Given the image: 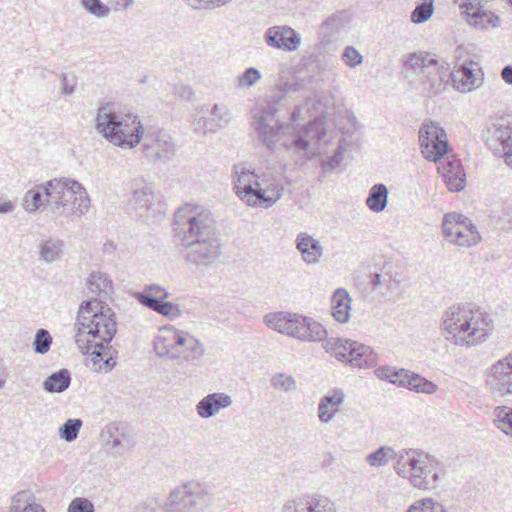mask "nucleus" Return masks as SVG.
<instances>
[{
	"instance_id": "1",
	"label": "nucleus",
	"mask_w": 512,
	"mask_h": 512,
	"mask_svg": "<svg viewBox=\"0 0 512 512\" xmlns=\"http://www.w3.org/2000/svg\"><path fill=\"white\" fill-rule=\"evenodd\" d=\"M87 287L93 295L83 301L78 310L75 342L83 354H89L95 363L104 362L108 369L116 364L115 351L110 343L117 332L116 314L106 303L114 293L112 280L101 271H93L87 278Z\"/></svg>"
},
{
	"instance_id": "2",
	"label": "nucleus",
	"mask_w": 512,
	"mask_h": 512,
	"mask_svg": "<svg viewBox=\"0 0 512 512\" xmlns=\"http://www.w3.org/2000/svg\"><path fill=\"white\" fill-rule=\"evenodd\" d=\"M96 131L115 146L132 149L141 144L144 155L153 162L166 163L176 153L172 137L163 129H144L139 117L118 110L106 102L97 109Z\"/></svg>"
},
{
	"instance_id": "3",
	"label": "nucleus",
	"mask_w": 512,
	"mask_h": 512,
	"mask_svg": "<svg viewBox=\"0 0 512 512\" xmlns=\"http://www.w3.org/2000/svg\"><path fill=\"white\" fill-rule=\"evenodd\" d=\"M440 331L448 342L471 348L488 340L493 331V321L479 307L468 303L455 304L442 313Z\"/></svg>"
},
{
	"instance_id": "4",
	"label": "nucleus",
	"mask_w": 512,
	"mask_h": 512,
	"mask_svg": "<svg viewBox=\"0 0 512 512\" xmlns=\"http://www.w3.org/2000/svg\"><path fill=\"white\" fill-rule=\"evenodd\" d=\"M393 469L399 477L407 479L411 486L424 491L437 489L446 475L444 466L433 456L412 448L400 456Z\"/></svg>"
},
{
	"instance_id": "5",
	"label": "nucleus",
	"mask_w": 512,
	"mask_h": 512,
	"mask_svg": "<svg viewBox=\"0 0 512 512\" xmlns=\"http://www.w3.org/2000/svg\"><path fill=\"white\" fill-rule=\"evenodd\" d=\"M153 348L159 357L188 363L200 361L205 353L204 345L200 340L173 326H164L159 329L154 338Z\"/></svg>"
},
{
	"instance_id": "6",
	"label": "nucleus",
	"mask_w": 512,
	"mask_h": 512,
	"mask_svg": "<svg viewBox=\"0 0 512 512\" xmlns=\"http://www.w3.org/2000/svg\"><path fill=\"white\" fill-rule=\"evenodd\" d=\"M46 202L50 209L61 216H80L88 211L90 198L86 189L70 178L48 181Z\"/></svg>"
},
{
	"instance_id": "7",
	"label": "nucleus",
	"mask_w": 512,
	"mask_h": 512,
	"mask_svg": "<svg viewBox=\"0 0 512 512\" xmlns=\"http://www.w3.org/2000/svg\"><path fill=\"white\" fill-rule=\"evenodd\" d=\"M267 327L303 342H318L328 336L326 328L316 320L297 313L278 312L264 317Z\"/></svg>"
},
{
	"instance_id": "8",
	"label": "nucleus",
	"mask_w": 512,
	"mask_h": 512,
	"mask_svg": "<svg viewBox=\"0 0 512 512\" xmlns=\"http://www.w3.org/2000/svg\"><path fill=\"white\" fill-rule=\"evenodd\" d=\"M175 224L183 243L219 236L212 213L200 205L186 204L179 208L175 213Z\"/></svg>"
},
{
	"instance_id": "9",
	"label": "nucleus",
	"mask_w": 512,
	"mask_h": 512,
	"mask_svg": "<svg viewBox=\"0 0 512 512\" xmlns=\"http://www.w3.org/2000/svg\"><path fill=\"white\" fill-rule=\"evenodd\" d=\"M444 237L460 247L477 245L481 236L473 222L459 213H447L442 221Z\"/></svg>"
},
{
	"instance_id": "10",
	"label": "nucleus",
	"mask_w": 512,
	"mask_h": 512,
	"mask_svg": "<svg viewBox=\"0 0 512 512\" xmlns=\"http://www.w3.org/2000/svg\"><path fill=\"white\" fill-rule=\"evenodd\" d=\"M485 383L494 399L512 398V352L490 366Z\"/></svg>"
},
{
	"instance_id": "11",
	"label": "nucleus",
	"mask_w": 512,
	"mask_h": 512,
	"mask_svg": "<svg viewBox=\"0 0 512 512\" xmlns=\"http://www.w3.org/2000/svg\"><path fill=\"white\" fill-rule=\"evenodd\" d=\"M286 94V91L281 87L272 92L269 96L267 108H263L261 115L258 116V137L262 136L263 143L268 149H273L274 145L279 141L280 130L282 125L279 120L275 118L277 109L274 104L281 101Z\"/></svg>"
},
{
	"instance_id": "12",
	"label": "nucleus",
	"mask_w": 512,
	"mask_h": 512,
	"mask_svg": "<svg viewBox=\"0 0 512 512\" xmlns=\"http://www.w3.org/2000/svg\"><path fill=\"white\" fill-rule=\"evenodd\" d=\"M421 152L425 159L438 162L448 152L445 130L435 122L424 123L419 130Z\"/></svg>"
},
{
	"instance_id": "13",
	"label": "nucleus",
	"mask_w": 512,
	"mask_h": 512,
	"mask_svg": "<svg viewBox=\"0 0 512 512\" xmlns=\"http://www.w3.org/2000/svg\"><path fill=\"white\" fill-rule=\"evenodd\" d=\"M231 120L232 113L228 106L216 103L210 111L206 107L197 109L192 125L196 133L205 135L228 126Z\"/></svg>"
},
{
	"instance_id": "14",
	"label": "nucleus",
	"mask_w": 512,
	"mask_h": 512,
	"mask_svg": "<svg viewBox=\"0 0 512 512\" xmlns=\"http://www.w3.org/2000/svg\"><path fill=\"white\" fill-rule=\"evenodd\" d=\"M183 245L187 248L185 260L200 268L214 264L222 254L219 236L208 237L193 243H183Z\"/></svg>"
},
{
	"instance_id": "15",
	"label": "nucleus",
	"mask_w": 512,
	"mask_h": 512,
	"mask_svg": "<svg viewBox=\"0 0 512 512\" xmlns=\"http://www.w3.org/2000/svg\"><path fill=\"white\" fill-rule=\"evenodd\" d=\"M460 8L463 9V13L466 15L467 23L476 29L496 28L501 23L498 15L483 8V0L464 1Z\"/></svg>"
},
{
	"instance_id": "16",
	"label": "nucleus",
	"mask_w": 512,
	"mask_h": 512,
	"mask_svg": "<svg viewBox=\"0 0 512 512\" xmlns=\"http://www.w3.org/2000/svg\"><path fill=\"white\" fill-rule=\"evenodd\" d=\"M236 175L234 189L236 195L248 206L256 205V188L253 179L256 177L255 169L247 168L244 164L234 166Z\"/></svg>"
},
{
	"instance_id": "17",
	"label": "nucleus",
	"mask_w": 512,
	"mask_h": 512,
	"mask_svg": "<svg viewBox=\"0 0 512 512\" xmlns=\"http://www.w3.org/2000/svg\"><path fill=\"white\" fill-rule=\"evenodd\" d=\"M266 42L271 47L292 52L300 46L301 36L289 26H275L266 32Z\"/></svg>"
},
{
	"instance_id": "18",
	"label": "nucleus",
	"mask_w": 512,
	"mask_h": 512,
	"mask_svg": "<svg viewBox=\"0 0 512 512\" xmlns=\"http://www.w3.org/2000/svg\"><path fill=\"white\" fill-rule=\"evenodd\" d=\"M450 79V65L446 61H439L429 73L418 77L423 89L429 95H437L445 90Z\"/></svg>"
},
{
	"instance_id": "19",
	"label": "nucleus",
	"mask_w": 512,
	"mask_h": 512,
	"mask_svg": "<svg viewBox=\"0 0 512 512\" xmlns=\"http://www.w3.org/2000/svg\"><path fill=\"white\" fill-rule=\"evenodd\" d=\"M474 66H477V63L469 61L462 64L457 70L450 72V79L458 91L470 92L481 85V72Z\"/></svg>"
},
{
	"instance_id": "20",
	"label": "nucleus",
	"mask_w": 512,
	"mask_h": 512,
	"mask_svg": "<svg viewBox=\"0 0 512 512\" xmlns=\"http://www.w3.org/2000/svg\"><path fill=\"white\" fill-rule=\"evenodd\" d=\"M324 134L325 132L321 123L315 119L314 121H309L306 127H302L296 131L291 136V139L283 142V145L297 152L306 151L312 140L319 141L323 138Z\"/></svg>"
},
{
	"instance_id": "21",
	"label": "nucleus",
	"mask_w": 512,
	"mask_h": 512,
	"mask_svg": "<svg viewBox=\"0 0 512 512\" xmlns=\"http://www.w3.org/2000/svg\"><path fill=\"white\" fill-rule=\"evenodd\" d=\"M486 141L496 155H504L505 150L512 148V126L493 123L486 130Z\"/></svg>"
},
{
	"instance_id": "22",
	"label": "nucleus",
	"mask_w": 512,
	"mask_h": 512,
	"mask_svg": "<svg viewBox=\"0 0 512 512\" xmlns=\"http://www.w3.org/2000/svg\"><path fill=\"white\" fill-rule=\"evenodd\" d=\"M296 248L306 264H316L323 256L324 249L320 242L312 235L301 232L295 240Z\"/></svg>"
},
{
	"instance_id": "23",
	"label": "nucleus",
	"mask_w": 512,
	"mask_h": 512,
	"mask_svg": "<svg viewBox=\"0 0 512 512\" xmlns=\"http://www.w3.org/2000/svg\"><path fill=\"white\" fill-rule=\"evenodd\" d=\"M101 437L105 445L113 451V454L119 456L124 454V442L128 438V432L125 427L117 422H111L102 429Z\"/></svg>"
},
{
	"instance_id": "24",
	"label": "nucleus",
	"mask_w": 512,
	"mask_h": 512,
	"mask_svg": "<svg viewBox=\"0 0 512 512\" xmlns=\"http://www.w3.org/2000/svg\"><path fill=\"white\" fill-rule=\"evenodd\" d=\"M232 404V399L225 393H211L196 405L197 414L204 419L213 417L221 409Z\"/></svg>"
},
{
	"instance_id": "25",
	"label": "nucleus",
	"mask_w": 512,
	"mask_h": 512,
	"mask_svg": "<svg viewBox=\"0 0 512 512\" xmlns=\"http://www.w3.org/2000/svg\"><path fill=\"white\" fill-rule=\"evenodd\" d=\"M283 512H335L334 504L327 498H300L285 505Z\"/></svg>"
},
{
	"instance_id": "26",
	"label": "nucleus",
	"mask_w": 512,
	"mask_h": 512,
	"mask_svg": "<svg viewBox=\"0 0 512 512\" xmlns=\"http://www.w3.org/2000/svg\"><path fill=\"white\" fill-rule=\"evenodd\" d=\"M186 488L189 504L192 505L194 512H200L212 505L214 496L207 486L198 482H190L183 485Z\"/></svg>"
},
{
	"instance_id": "27",
	"label": "nucleus",
	"mask_w": 512,
	"mask_h": 512,
	"mask_svg": "<svg viewBox=\"0 0 512 512\" xmlns=\"http://www.w3.org/2000/svg\"><path fill=\"white\" fill-rule=\"evenodd\" d=\"M345 394L341 389H333L323 396L318 406V417L322 423H329L343 404Z\"/></svg>"
},
{
	"instance_id": "28",
	"label": "nucleus",
	"mask_w": 512,
	"mask_h": 512,
	"mask_svg": "<svg viewBox=\"0 0 512 512\" xmlns=\"http://www.w3.org/2000/svg\"><path fill=\"white\" fill-rule=\"evenodd\" d=\"M352 299L344 288L334 291L331 298V314L335 321L344 324L350 319Z\"/></svg>"
},
{
	"instance_id": "29",
	"label": "nucleus",
	"mask_w": 512,
	"mask_h": 512,
	"mask_svg": "<svg viewBox=\"0 0 512 512\" xmlns=\"http://www.w3.org/2000/svg\"><path fill=\"white\" fill-rule=\"evenodd\" d=\"M438 62L439 60L429 52L418 51L408 54L404 64L407 68L412 69L414 74L419 77L424 73H429V71L433 70L434 65Z\"/></svg>"
},
{
	"instance_id": "30",
	"label": "nucleus",
	"mask_w": 512,
	"mask_h": 512,
	"mask_svg": "<svg viewBox=\"0 0 512 512\" xmlns=\"http://www.w3.org/2000/svg\"><path fill=\"white\" fill-rule=\"evenodd\" d=\"M283 191V185L275 179L258 182V206L271 207L281 198Z\"/></svg>"
},
{
	"instance_id": "31",
	"label": "nucleus",
	"mask_w": 512,
	"mask_h": 512,
	"mask_svg": "<svg viewBox=\"0 0 512 512\" xmlns=\"http://www.w3.org/2000/svg\"><path fill=\"white\" fill-rule=\"evenodd\" d=\"M155 195L150 187L143 186L135 189L132 198L135 213L143 220H148L154 204Z\"/></svg>"
},
{
	"instance_id": "32",
	"label": "nucleus",
	"mask_w": 512,
	"mask_h": 512,
	"mask_svg": "<svg viewBox=\"0 0 512 512\" xmlns=\"http://www.w3.org/2000/svg\"><path fill=\"white\" fill-rule=\"evenodd\" d=\"M408 449H400L396 451L391 446H381L377 450L367 454L365 457L366 463L370 467H382L395 460L398 462L401 455H404Z\"/></svg>"
},
{
	"instance_id": "33",
	"label": "nucleus",
	"mask_w": 512,
	"mask_h": 512,
	"mask_svg": "<svg viewBox=\"0 0 512 512\" xmlns=\"http://www.w3.org/2000/svg\"><path fill=\"white\" fill-rule=\"evenodd\" d=\"M188 499L186 488L180 486L173 489L164 502L165 512H194Z\"/></svg>"
},
{
	"instance_id": "34",
	"label": "nucleus",
	"mask_w": 512,
	"mask_h": 512,
	"mask_svg": "<svg viewBox=\"0 0 512 512\" xmlns=\"http://www.w3.org/2000/svg\"><path fill=\"white\" fill-rule=\"evenodd\" d=\"M373 361V350L362 343L352 341L347 363L354 367L365 368Z\"/></svg>"
},
{
	"instance_id": "35",
	"label": "nucleus",
	"mask_w": 512,
	"mask_h": 512,
	"mask_svg": "<svg viewBox=\"0 0 512 512\" xmlns=\"http://www.w3.org/2000/svg\"><path fill=\"white\" fill-rule=\"evenodd\" d=\"M320 342L322 343V348L327 353L333 355L337 360L347 363L352 340L326 337Z\"/></svg>"
},
{
	"instance_id": "36",
	"label": "nucleus",
	"mask_w": 512,
	"mask_h": 512,
	"mask_svg": "<svg viewBox=\"0 0 512 512\" xmlns=\"http://www.w3.org/2000/svg\"><path fill=\"white\" fill-rule=\"evenodd\" d=\"M70 383V372L67 369H61L46 378L43 388L49 393H61L68 389Z\"/></svg>"
},
{
	"instance_id": "37",
	"label": "nucleus",
	"mask_w": 512,
	"mask_h": 512,
	"mask_svg": "<svg viewBox=\"0 0 512 512\" xmlns=\"http://www.w3.org/2000/svg\"><path fill=\"white\" fill-rule=\"evenodd\" d=\"M388 189L384 184H375L371 187L366 205L368 208L376 213L384 211L388 202Z\"/></svg>"
},
{
	"instance_id": "38",
	"label": "nucleus",
	"mask_w": 512,
	"mask_h": 512,
	"mask_svg": "<svg viewBox=\"0 0 512 512\" xmlns=\"http://www.w3.org/2000/svg\"><path fill=\"white\" fill-rule=\"evenodd\" d=\"M41 504L36 502L35 496L31 491L23 490L17 492L11 498L9 512H26Z\"/></svg>"
},
{
	"instance_id": "39",
	"label": "nucleus",
	"mask_w": 512,
	"mask_h": 512,
	"mask_svg": "<svg viewBox=\"0 0 512 512\" xmlns=\"http://www.w3.org/2000/svg\"><path fill=\"white\" fill-rule=\"evenodd\" d=\"M143 306L156 311L157 313L169 317L171 319H175L182 315V310L180 307L172 302H167L164 300L158 301L154 298H143Z\"/></svg>"
},
{
	"instance_id": "40",
	"label": "nucleus",
	"mask_w": 512,
	"mask_h": 512,
	"mask_svg": "<svg viewBox=\"0 0 512 512\" xmlns=\"http://www.w3.org/2000/svg\"><path fill=\"white\" fill-rule=\"evenodd\" d=\"M48 182L29 190L24 196V207L29 212H34L42 206L47 205L46 192Z\"/></svg>"
},
{
	"instance_id": "41",
	"label": "nucleus",
	"mask_w": 512,
	"mask_h": 512,
	"mask_svg": "<svg viewBox=\"0 0 512 512\" xmlns=\"http://www.w3.org/2000/svg\"><path fill=\"white\" fill-rule=\"evenodd\" d=\"M494 423L506 435L512 437V408L497 406L494 409Z\"/></svg>"
},
{
	"instance_id": "42",
	"label": "nucleus",
	"mask_w": 512,
	"mask_h": 512,
	"mask_svg": "<svg viewBox=\"0 0 512 512\" xmlns=\"http://www.w3.org/2000/svg\"><path fill=\"white\" fill-rule=\"evenodd\" d=\"M407 384V389L417 393L433 394L437 390V385L435 383L416 373H412Z\"/></svg>"
},
{
	"instance_id": "43",
	"label": "nucleus",
	"mask_w": 512,
	"mask_h": 512,
	"mask_svg": "<svg viewBox=\"0 0 512 512\" xmlns=\"http://www.w3.org/2000/svg\"><path fill=\"white\" fill-rule=\"evenodd\" d=\"M434 12V1L424 0L418 4L411 12V22L414 24H421L428 21Z\"/></svg>"
},
{
	"instance_id": "44",
	"label": "nucleus",
	"mask_w": 512,
	"mask_h": 512,
	"mask_svg": "<svg viewBox=\"0 0 512 512\" xmlns=\"http://www.w3.org/2000/svg\"><path fill=\"white\" fill-rule=\"evenodd\" d=\"M83 425L81 419H68L62 426L59 428V436L61 439H64L67 442L74 441L79 434V431Z\"/></svg>"
},
{
	"instance_id": "45",
	"label": "nucleus",
	"mask_w": 512,
	"mask_h": 512,
	"mask_svg": "<svg viewBox=\"0 0 512 512\" xmlns=\"http://www.w3.org/2000/svg\"><path fill=\"white\" fill-rule=\"evenodd\" d=\"M169 297V293L167 290L157 284H151L145 286L144 290L142 292H137L135 294V298L143 305V298H154L158 301L165 300Z\"/></svg>"
},
{
	"instance_id": "46",
	"label": "nucleus",
	"mask_w": 512,
	"mask_h": 512,
	"mask_svg": "<svg viewBox=\"0 0 512 512\" xmlns=\"http://www.w3.org/2000/svg\"><path fill=\"white\" fill-rule=\"evenodd\" d=\"M81 7L89 14L97 18H106L110 14V8L101 0H80Z\"/></svg>"
},
{
	"instance_id": "47",
	"label": "nucleus",
	"mask_w": 512,
	"mask_h": 512,
	"mask_svg": "<svg viewBox=\"0 0 512 512\" xmlns=\"http://www.w3.org/2000/svg\"><path fill=\"white\" fill-rule=\"evenodd\" d=\"M271 385L274 389L283 392H290L297 389L295 378L284 373H277L273 375L271 378Z\"/></svg>"
},
{
	"instance_id": "48",
	"label": "nucleus",
	"mask_w": 512,
	"mask_h": 512,
	"mask_svg": "<svg viewBox=\"0 0 512 512\" xmlns=\"http://www.w3.org/2000/svg\"><path fill=\"white\" fill-rule=\"evenodd\" d=\"M40 248L41 257L47 262H53L58 259L62 251L61 243L54 240L44 241Z\"/></svg>"
},
{
	"instance_id": "49",
	"label": "nucleus",
	"mask_w": 512,
	"mask_h": 512,
	"mask_svg": "<svg viewBox=\"0 0 512 512\" xmlns=\"http://www.w3.org/2000/svg\"><path fill=\"white\" fill-rule=\"evenodd\" d=\"M52 344V337L46 329H39L33 341V349L38 354H45Z\"/></svg>"
},
{
	"instance_id": "50",
	"label": "nucleus",
	"mask_w": 512,
	"mask_h": 512,
	"mask_svg": "<svg viewBox=\"0 0 512 512\" xmlns=\"http://www.w3.org/2000/svg\"><path fill=\"white\" fill-rule=\"evenodd\" d=\"M256 83V68L250 67L242 74L238 75L234 80V88L244 91L252 87Z\"/></svg>"
},
{
	"instance_id": "51",
	"label": "nucleus",
	"mask_w": 512,
	"mask_h": 512,
	"mask_svg": "<svg viewBox=\"0 0 512 512\" xmlns=\"http://www.w3.org/2000/svg\"><path fill=\"white\" fill-rule=\"evenodd\" d=\"M343 148L338 146L334 154L328 157L327 160L321 161V169L323 173L331 172L337 168L343 160Z\"/></svg>"
},
{
	"instance_id": "52",
	"label": "nucleus",
	"mask_w": 512,
	"mask_h": 512,
	"mask_svg": "<svg viewBox=\"0 0 512 512\" xmlns=\"http://www.w3.org/2000/svg\"><path fill=\"white\" fill-rule=\"evenodd\" d=\"M342 60L350 67L355 68L363 61V56L352 46H347L342 53Z\"/></svg>"
},
{
	"instance_id": "53",
	"label": "nucleus",
	"mask_w": 512,
	"mask_h": 512,
	"mask_svg": "<svg viewBox=\"0 0 512 512\" xmlns=\"http://www.w3.org/2000/svg\"><path fill=\"white\" fill-rule=\"evenodd\" d=\"M94 505L93 503L83 497H77L73 499L69 506H68V512H94Z\"/></svg>"
},
{
	"instance_id": "54",
	"label": "nucleus",
	"mask_w": 512,
	"mask_h": 512,
	"mask_svg": "<svg viewBox=\"0 0 512 512\" xmlns=\"http://www.w3.org/2000/svg\"><path fill=\"white\" fill-rule=\"evenodd\" d=\"M438 169L442 170L444 179L449 178V176H452L453 174H459L463 172L460 161L457 159L449 158Z\"/></svg>"
},
{
	"instance_id": "55",
	"label": "nucleus",
	"mask_w": 512,
	"mask_h": 512,
	"mask_svg": "<svg viewBox=\"0 0 512 512\" xmlns=\"http://www.w3.org/2000/svg\"><path fill=\"white\" fill-rule=\"evenodd\" d=\"M75 77H69L67 74L62 73L60 75V93L64 96H70L74 93L76 88Z\"/></svg>"
},
{
	"instance_id": "56",
	"label": "nucleus",
	"mask_w": 512,
	"mask_h": 512,
	"mask_svg": "<svg viewBox=\"0 0 512 512\" xmlns=\"http://www.w3.org/2000/svg\"><path fill=\"white\" fill-rule=\"evenodd\" d=\"M445 183L450 191L459 192L465 187V173L453 174L445 178Z\"/></svg>"
},
{
	"instance_id": "57",
	"label": "nucleus",
	"mask_w": 512,
	"mask_h": 512,
	"mask_svg": "<svg viewBox=\"0 0 512 512\" xmlns=\"http://www.w3.org/2000/svg\"><path fill=\"white\" fill-rule=\"evenodd\" d=\"M136 512H165L164 504H160L157 499H148L136 508Z\"/></svg>"
},
{
	"instance_id": "58",
	"label": "nucleus",
	"mask_w": 512,
	"mask_h": 512,
	"mask_svg": "<svg viewBox=\"0 0 512 512\" xmlns=\"http://www.w3.org/2000/svg\"><path fill=\"white\" fill-rule=\"evenodd\" d=\"M411 375L412 372H410L409 370L403 368L396 369V371L394 372L393 380H391V384L407 388V381H409Z\"/></svg>"
},
{
	"instance_id": "59",
	"label": "nucleus",
	"mask_w": 512,
	"mask_h": 512,
	"mask_svg": "<svg viewBox=\"0 0 512 512\" xmlns=\"http://www.w3.org/2000/svg\"><path fill=\"white\" fill-rule=\"evenodd\" d=\"M499 222L504 230L512 231V203L502 210Z\"/></svg>"
},
{
	"instance_id": "60",
	"label": "nucleus",
	"mask_w": 512,
	"mask_h": 512,
	"mask_svg": "<svg viewBox=\"0 0 512 512\" xmlns=\"http://www.w3.org/2000/svg\"><path fill=\"white\" fill-rule=\"evenodd\" d=\"M395 371H396V368L385 365V366H379L378 368H376L374 371V374L378 379L386 380L391 383V380H393Z\"/></svg>"
},
{
	"instance_id": "61",
	"label": "nucleus",
	"mask_w": 512,
	"mask_h": 512,
	"mask_svg": "<svg viewBox=\"0 0 512 512\" xmlns=\"http://www.w3.org/2000/svg\"><path fill=\"white\" fill-rule=\"evenodd\" d=\"M186 3L196 10H214L213 0H186Z\"/></svg>"
},
{
	"instance_id": "62",
	"label": "nucleus",
	"mask_w": 512,
	"mask_h": 512,
	"mask_svg": "<svg viewBox=\"0 0 512 512\" xmlns=\"http://www.w3.org/2000/svg\"><path fill=\"white\" fill-rule=\"evenodd\" d=\"M341 22L340 15L333 14L332 16L328 17L323 23L322 27L325 29H331L336 30Z\"/></svg>"
},
{
	"instance_id": "63",
	"label": "nucleus",
	"mask_w": 512,
	"mask_h": 512,
	"mask_svg": "<svg viewBox=\"0 0 512 512\" xmlns=\"http://www.w3.org/2000/svg\"><path fill=\"white\" fill-rule=\"evenodd\" d=\"M135 0H115L114 11H128L134 5Z\"/></svg>"
},
{
	"instance_id": "64",
	"label": "nucleus",
	"mask_w": 512,
	"mask_h": 512,
	"mask_svg": "<svg viewBox=\"0 0 512 512\" xmlns=\"http://www.w3.org/2000/svg\"><path fill=\"white\" fill-rule=\"evenodd\" d=\"M501 78L509 85L512 84V65H506L501 70Z\"/></svg>"
}]
</instances>
